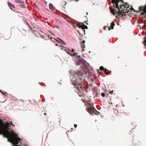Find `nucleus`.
<instances>
[{
    "label": "nucleus",
    "mask_w": 146,
    "mask_h": 146,
    "mask_svg": "<svg viewBox=\"0 0 146 146\" xmlns=\"http://www.w3.org/2000/svg\"><path fill=\"white\" fill-rule=\"evenodd\" d=\"M113 4V7L116 8V9H112L111 11V13L114 15L117 14L118 17H121L123 16L125 14V12L123 10L120 11L121 9H122L123 7H125L124 5H119L120 7H119V3L120 2L121 3H123V0H111Z\"/></svg>",
    "instance_id": "nucleus-1"
},
{
    "label": "nucleus",
    "mask_w": 146,
    "mask_h": 146,
    "mask_svg": "<svg viewBox=\"0 0 146 146\" xmlns=\"http://www.w3.org/2000/svg\"><path fill=\"white\" fill-rule=\"evenodd\" d=\"M3 137L7 138L8 141L12 143L14 146H21V139L19 138L18 135L14 133L13 131L11 133L9 131V133L5 134Z\"/></svg>",
    "instance_id": "nucleus-2"
},
{
    "label": "nucleus",
    "mask_w": 146,
    "mask_h": 146,
    "mask_svg": "<svg viewBox=\"0 0 146 146\" xmlns=\"http://www.w3.org/2000/svg\"><path fill=\"white\" fill-rule=\"evenodd\" d=\"M10 123L7 122L5 123L3 120L0 119V135H3L9 133L8 129H9Z\"/></svg>",
    "instance_id": "nucleus-3"
},
{
    "label": "nucleus",
    "mask_w": 146,
    "mask_h": 146,
    "mask_svg": "<svg viewBox=\"0 0 146 146\" xmlns=\"http://www.w3.org/2000/svg\"><path fill=\"white\" fill-rule=\"evenodd\" d=\"M83 74L81 71H79L76 73L74 76H72L71 77V81L72 84L74 86L82 80Z\"/></svg>",
    "instance_id": "nucleus-4"
},
{
    "label": "nucleus",
    "mask_w": 146,
    "mask_h": 146,
    "mask_svg": "<svg viewBox=\"0 0 146 146\" xmlns=\"http://www.w3.org/2000/svg\"><path fill=\"white\" fill-rule=\"evenodd\" d=\"M81 83L82 81H80V82L77 83V84L74 86L78 90V92H79L81 94H83L85 90V89L83 86V84Z\"/></svg>",
    "instance_id": "nucleus-5"
},
{
    "label": "nucleus",
    "mask_w": 146,
    "mask_h": 146,
    "mask_svg": "<svg viewBox=\"0 0 146 146\" xmlns=\"http://www.w3.org/2000/svg\"><path fill=\"white\" fill-rule=\"evenodd\" d=\"M89 105L90 107H92L93 104H90ZM87 110L88 112L91 114H95L98 115L99 112L97 110L94 108V107H91L90 108H88Z\"/></svg>",
    "instance_id": "nucleus-6"
},
{
    "label": "nucleus",
    "mask_w": 146,
    "mask_h": 146,
    "mask_svg": "<svg viewBox=\"0 0 146 146\" xmlns=\"http://www.w3.org/2000/svg\"><path fill=\"white\" fill-rule=\"evenodd\" d=\"M8 4L10 8L12 10L14 11L15 9V6L10 2H8Z\"/></svg>",
    "instance_id": "nucleus-7"
},
{
    "label": "nucleus",
    "mask_w": 146,
    "mask_h": 146,
    "mask_svg": "<svg viewBox=\"0 0 146 146\" xmlns=\"http://www.w3.org/2000/svg\"><path fill=\"white\" fill-rule=\"evenodd\" d=\"M47 125L48 126V128H50L52 127H54V123L52 121H48L47 122Z\"/></svg>",
    "instance_id": "nucleus-8"
},
{
    "label": "nucleus",
    "mask_w": 146,
    "mask_h": 146,
    "mask_svg": "<svg viewBox=\"0 0 146 146\" xmlns=\"http://www.w3.org/2000/svg\"><path fill=\"white\" fill-rule=\"evenodd\" d=\"M85 42V40H83L82 41V42L81 43V46L82 48V51H84V48L85 47V46L84 43Z\"/></svg>",
    "instance_id": "nucleus-9"
},
{
    "label": "nucleus",
    "mask_w": 146,
    "mask_h": 146,
    "mask_svg": "<svg viewBox=\"0 0 146 146\" xmlns=\"http://www.w3.org/2000/svg\"><path fill=\"white\" fill-rule=\"evenodd\" d=\"M115 25V23L114 22H112L111 24V26H110V27H109L108 28L109 30V31L110 30V27L111 28V29H113V27Z\"/></svg>",
    "instance_id": "nucleus-10"
},
{
    "label": "nucleus",
    "mask_w": 146,
    "mask_h": 146,
    "mask_svg": "<svg viewBox=\"0 0 146 146\" xmlns=\"http://www.w3.org/2000/svg\"><path fill=\"white\" fill-rule=\"evenodd\" d=\"M49 7L50 9L52 10H54V8L53 7V5L52 4H50L49 5Z\"/></svg>",
    "instance_id": "nucleus-11"
},
{
    "label": "nucleus",
    "mask_w": 146,
    "mask_h": 146,
    "mask_svg": "<svg viewBox=\"0 0 146 146\" xmlns=\"http://www.w3.org/2000/svg\"><path fill=\"white\" fill-rule=\"evenodd\" d=\"M83 24V23H80V24L79 25H77V26L79 28H81L82 29Z\"/></svg>",
    "instance_id": "nucleus-12"
},
{
    "label": "nucleus",
    "mask_w": 146,
    "mask_h": 146,
    "mask_svg": "<svg viewBox=\"0 0 146 146\" xmlns=\"http://www.w3.org/2000/svg\"><path fill=\"white\" fill-rule=\"evenodd\" d=\"M59 39L61 41V42H60L58 41V40H57V42L60 43L61 44H66L65 43H64L62 40L59 38Z\"/></svg>",
    "instance_id": "nucleus-13"
},
{
    "label": "nucleus",
    "mask_w": 146,
    "mask_h": 146,
    "mask_svg": "<svg viewBox=\"0 0 146 146\" xmlns=\"http://www.w3.org/2000/svg\"><path fill=\"white\" fill-rule=\"evenodd\" d=\"M15 2L16 3H20V4L24 2L23 1L20 0H16Z\"/></svg>",
    "instance_id": "nucleus-14"
},
{
    "label": "nucleus",
    "mask_w": 146,
    "mask_h": 146,
    "mask_svg": "<svg viewBox=\"0 0 146 146\" xmlns=\"http://www.w3.org/2000/svg\"><path fill=\"white\" fill-rule=\"evenodd\" d=\"M104 71V73L106 74V75L109 74L108 73L109 71L108 70L106 69H105Z\"/></svg>",
    "instance_id": "nucleus-15"
},
{
    "label": "nucleus",
    "mask_w": 146,
    "mask_h": 146,
    "mask_svg": "<svg viewBox=\"0 0 146 146\" xmlns=\"http://www.w3.org/2000/svg\"><path fill=\"white\" fill-rule=\"evenodd\" d=\"M84 23H83V25H82V29H88L87 26L84 25Z\"/></svg>",
    "instance_id": "nucleus-16"
},
{
    "label": "nucleus",
    "mask_w": 146,
    "mask_h": 146,
    "mask_svg": "<svg viewBox=\"0 0 146 146\" xmlns=\"http://www.w3.org/2000/svg\"><path fill=\"white\" fill-rule=\"evenodd\" d=\"M10 123V124H9V129H8V131H9L10 132H11H11L13 131V132L14 133H14V132L13 131V130H11V131H9V130L11 128V127H10V125H13V124L12 123Z\"/></svg>",
    "instance_id": "nucleus-17"
},
{
    "label": "nucleus",
    "mask_w": 146,
    "mask_h": 146,
    "mask_svg": "<svg viewBox=\"0 0 146 146\" xmlns=\"http://www.w3.org/2000/svg\"><path fill=\"white\" fill-rule=\"evenodd\" d=\"M20 6L22 8H25V5L24 3V2H23V3H21V4L20 5Z\"/></svg>",
    "instance_id": "nucleus-18"
},
{
    "label": "nucleus",
    "mask_w": 146,
    "mask_h": 146,
    "mask_svg": "<svg viewBox=\"0 0 146 146\" xmlns=\"http://www.w3.org/2000/svg\"><path fill=\"white\" fill-rule=\"evenodd\" d=\"M74 50L73 49H72L71 52H73L74 54H73V56H75V55H76L77 53L76 52H74Z\"/></svg>",
    "instance_id": "nucleus-19"
},
{
    "label": "nucleus",
    "mask_w": 146,
    "mask_h": 146,
    "mask_svg": "<svg viewBox=\"0 0 146 146\" xmlns=\"http://www.w3.org/2000/svg\"><path fill=\"white\" fill-rule=\"evenodd\" d=\"M105 68H104V67L102 66H101L100 67V69L101 71L104 70H105Z\"/></svg>",
    "instance_id": "nucleus-20"
},
{
    "label": "nucleus",
    "mask_w": 146,
    "mask_h": 146,
    "mask_svg": "<svg viewBox=\"0 0 146 146\" xmlns=\"http://www.w3.org/2000/svg\"><path fill=\"white\" fill-rule=\"evenodd\" d=\"M78 61L81 63H82L84 62V60L82 59H78Z\"/></svg>",
    "instance_id": "nucleus-21"
},
{
    "label": "nucleus",
    "mask_w": 146,
    "mask_h": 146,
    "mask_svg": "<svg viewBox=\"0 0 146 146\" xmlns=\"http://www.w3.org/2000/svg\"><path fill=\"white\" fill-rule=\"evenodd\" d=\"M66 52L69 55L71 56H73V54H71L70 52L68 51H66Z\"/></svg>",
    "instance_id": "nucleus-22"
},
{
    "label": "nucleus",
    "mask_w": 146,
    "mask_h": 146,
    "mask_svg": "<svg viewBox=\"0 0 146 146\" xmlns=\"http://www.w3.org/2000/svg\"><path fill=\"white\" fill-rule=\"evenodd\" d=\"M101 96L103 97H104L105 96V93H102L101 94Z\"/></svg>",
    "instance_id": "nucleus-23"
},
{
    "label": "nucleus",
    "mask_w": 146,
    "mask_h": 146,
    "mask_svg": "<svg viewBox=\"0 0 146 146\" xmlns=\"http://www.w3.org/2000/svg\"><path fill=\"white\" fill-rule=\"evenodd\" d=\"M113 90H112L111 91H110V93L111 94H113Z\"/></svg>",
    "instance_id": "nucleus-24"
},
{
    "label": "nucleus",
    "mask_w": 146,
    "mask_h": 146,
    "mask_svg": "<svg viewBox=\"0 0 146 146\" xmlns=\"http://www.w3.org/2000/svg\"><path fill=\"white\" fill-rule=\"evenodd\" d=\"M1 93H2L3 94V95H4V94H5V91H4V92H3V91H2V92H1Z\"/></svg>",
    "instance_id": "nucleus-25"
},
{
    "label": "nucleus",
    "mask_w": 146,
    "mask_h": 146,
    "mask_svg": "<svg viewBox=\"0 0 146 146\" xmlns=\"http://www.w3.org/2000/svg\"><path fill=\"white\" fill-rule=\"evenodd\" d=\"M74 127L75 128H76V127H77V125L75 124H74Z\"/></svg>",
    "instance_id": "nucleus-26"
},
{
    "label": "nucleus",
    "mask_w": 146,
    "mask_h": 146,
    "mask_svg": "<svg viewBox=\"0 0 146 146\" xmlns=\"http://www.w3.org/2000/svg\"><path fill=\"white\" fill-rule=\"evenodd\" d=\"M91 80L92 81H94V79L93 78H91Z\"/></svg>",
    "instance_id": "nucleus-27"
},
{
    "label": "nucleus",
    "mask_w": 146,
    "mask_h": 146,
    "mask_svg": "<svg viewBox=\"0 0 146 146\" xmlns=\"http://www.w3.org/2000/svg\"><path fill=\"white\" fill-rule=\"evenodd\" d=\"M87 22H88V21H87L86 23V24L87 25H88V23H87Z\"/></svg>",
    "instance_id": "nucleus-28"
},
{
    "label": "nucleus",
    "mask_w": 146,
    "mask_h": 146,
    "mask_svg": "<svg viewBox=\"0 0 146 146\" xmlns=\"http://www.w3.org/2000/svg\"><path fill=\"white\" fill-rule=\"evenodd\" d=\"M78 57H79V58H80V55H79V56H78Z\"/></svg>",
    "instance_id": "nucleus-29"
},
{
    "label": "nucleus",
    "mask_w": 146,
    "mask_h": 146,
    "mask_svg": "<svg viewBox=\"0 0 146 146\" xmlns=\"http://www.w3.org/2000/svg\"><path fill=\"white\" fill-rule=\"evenodd\" d=\"M90 86H92V84H91Z\"/></svg>",
    "instance_id": "nucleus-30"
},
{
    "label": "nucleus",
    "mask_w": 146,
    "mask_h": 146,
    "mask_svg": "<svg viewBox=\"0 0 146 146\" xmlns=\"http://www.w3.org/2000/svg\"><path fill=\"white\" fill-rule=\"evenodd\" d=\"M44 115H46V113H45L44 114Z\"/></svg>",
    "instance_id": "nucleus-31"
},
{
    "label": "nucleus",
    "mask_w": 146,
    "mask_h": 146,
    "mask_svg": "<svg viewBox=\"0 0 146 146\" xmlns=\"http://www.w3.org/2000/svg\"><path fill=\"white\" fill-rule=\"evenodd\" d=\"M86 14H87V15L88 14V13L87 12L86 13Z\"/></svg>",
    "instance_id": "nucleus-32"
},
{
    "label": "nucleus",
    "mask_w": 146,
    "mask_h": 146,
    "mask_svg": "<svg viewBox=\"0 0 146 146\" xmlns=\"http://www.w3.org/2000/svg\"><path fill=\"white\" fill-rule=\"evenodd\" d=\"M73 128H71V129H72V130H73Z\"/></svg>",
    "instance_id": "nucleus-33"
},
{
    "label": "nucleus",
    "mask_w": 146,
    "mask_h": 146,
    "mask_svg": "<svg viewBox=\"0 0 146 146\" xmlns=\"http://www.w3.org/2000/svg\"><path fill=\"white\" fill-rule=\"evenodd\" d=\"M73 128H71V129H72V130H73Z\"/></svg>",
    "instance_id": "nucleus-34"
},
{
    "label": "nucleus",
    "mask_w": 146,
    "mask_h": 146,
    "mask_svg": "<svg viewBox=\"0 0 146 146\" xmlns=\"http://www.w3.org/2000/svg\"><path fill=\"white\" fill-rule=\"evenodd\" d=\"M0 92H1V90H0Z\"/></svg>",
    "instance_id": "nucleus-35"
}]
</instances>
